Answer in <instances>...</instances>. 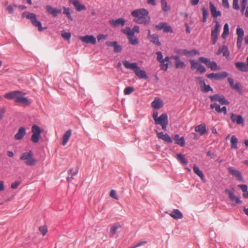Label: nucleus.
Here are the masks:
<instances>
[{"label":"nucleus","instance_id":"21","mask_svg":"<svg viewBox=\"0 0 248 248\" xmlns=\"http://www.w3.org/2000/svg\"><path fill=\"white\" fill-rule=\"evenodd\" d=\"M225 192L227 193L230 200L232 202H234L236 203L239 204L241 203V201L238 197L235 196L233 192L228 189L225 190Z\"/></svg>","mask_w":248,"mask_h":248},{"label":"nucleus","instance_id":"6","mask_svg":"<svg viewBox=\"0 0 248 248\" xmlns=\"http://www.w3.org/2000/svg\"><path fill=\"white\" fill-rule=\"evenodd\" d=\"M199 60L213 71L220 70L221 69V67L218 66L216 62L211 61L208 58L201 57L199 58Z\"/></svg>","mask_w":248,"mask_h":248},{"label":"nucleus","instance_id":"43","mask_svg":"<svg viewBox=\"0 0 248 248\" xmlns=\"http://www.w3.org/2000/svg\"><path fill=\"white\" fill-rule=\"evenodd\" d=\"M161 7L164 12H168L170 9V7L168 5L167 2L166 0H161Z\"/></svg>","mask_w":248,"mask_h":248},{"label":"nucleus","instance_id":"64","mask_svg":"<svg viewBox=\"0 0 248 248\" xmlns=\"http://www.w3.org/2000/svg\"><path fill=\"white\" fill-rule=\"evenodd\" d=\"M222 5L227 8H230V4L228 1V0H222Z\"/></svg>","mask_w":248,"mask_h":248},{"label":"nucleus","instance_id":"19","mask_svg":"<svg viewBox=\"0 0 248 248\" xmlns=\"http://www.w3.org/2000/svg\"><path fill=\"white\" fill-rule=\"evenodd\" d=\"M69 2L73 4L78 11H81L86 9L85 6L81 4L78 0H69Z\"/></svg>","mask_w":248,"mask_h":248},{"label":"nucleus","instance_id":"3","mask_svg":"<svg viewBox=\"0 0 248 248\" xmlns=\"http://www.w3.org/2000/svg\"><path fill=\"white\" fill-rule=\"evenodd\" d=\"M153 118L155 124L161 125L163 130H167L168 124V118L166 113H163L159 117H158V112L155 111L153 112Z\"/></svg>","mask_w":248,"mask_h":248},{"label":"nucleus","instance_id":"51","mask_svg":"<svg viewBox=\"0 0 248 248\" xmlns=\"http://www.w3.org/2000/svg\"><path fill=\"white\" fill-rule=\"evenodd\" d=\"M40 232L43 234V235H45L47 232V228L46 226H40L39 228Z\"/></svg>","mask_w":248,"mask_h":248},{"label":"nucleus","instance_id":"11","mask_svg":"<svg viewBox=\"0 0 248 248\" xmlns=\"http://www.w3.org/2000/svg\"><path fill=\"white\" fill-rule=\"evenodd\" d=\"M210 98L212 101L218 102L221 105H229V102L226 100L222 95L215 94L210 96Z\"/></svg>","mask_w":248,"mask_h":248},{"label":"nucleus","instance_id":"36","mask_svg":"<svg viewBox=\"0 0 248 248\" xmlns=\"http://www.w3.org/2000/svg\"><path fill=\"white\" fill-rule=\"evenodd\" d=\"M170 57L168 56H167L165 58V59H163L161 63V69L166 71L169 67V64L170 63Z\"/></svg>","mask_w":248,"mask_h":248},{"label":"nucleus","instance_id":"62","mask_svg":"<svg viewBox=\"0 0 248 248\" xmlns=\"http://www.w3.org/2000/svg\"><path fill=\"white\" fill-rule=\"evenodd\" d=\"M248 0H242L241 3L242 12H243L246 9Z\"/></svg>","mask_w":248,"mask_h":248},{"label":"nucleus","instance_id":"20","mask_svg":"<svg viewBox=\"0 0 248 248\" xmlns=\"http://www.w3.org/2000/svg\"><path fill=\"white\" fill-rule=\"evenodd\" d=\"M221 53H222L223 56L227 58H229L230 56V52L228 47L226 46L223 45L219 47L218 49L217 52V54L219 55Z\"/></svg>","mask_w":248,"mask_h":248},{"label":"nucleus","instance_id":"32","mask_svg":"<svg viewBox=\"0 0 248 248\" xmlns=\"http://www.w3.org/2000/svg\"><path fill=\"white\" fill-rule=\"evenodd\" d=\"M71 134H72V130L70 129L66 131L65 132V133L63 135L62 138V145L64 146L67 144L70 137L71 136Z\"/></svg>","mask_w":248,"mask_h":248},{"label":"nucleus","instance_id":"55","mask_svg":"<svg viewBox=\"0 0 248 248\" xmlns=\"http://www.w3.org/2000/svg\"><path fill=\"white\" fill-rule=\"evenodd\" d=\"M113 47L114 48V51L116 52H119L122 50L121 46L118 45L117 42H116V44H114Z\"/></svg>","mask_w":248,"mask_h":248},{"label":"nucleus","instance_id":"26","mask_svg":"<svg viewBox=\"0 0 248 248\" xmlns=\"http://www.w3.org/2000/svg\"><path fill=\"white\" fill-rule=\"evenodd\" d=\"M157 137L168 143H171L172 140L168 134H164L163 132H157Z\"/></svg>","mask_w":248,"mask_h":248},{"label":"nucleus","instance_id":"33","mask_svg":"<svg viewBox=\"0 0 248 248\" xmlns=\"http://www.w3.org/2000/svg\"><path fill=\"white\" fill-rule=\"evenodd\" d=\"M210 8L211 14L213 17H217L221 15L220 12L217 11L216 7L212 2L210 3Z\"/></svg>","mask_w":248,"mask_h":248},{"label":"nucleus","instance_id":"5","mask_svg":"<svg viewBox=\"0 0 248 248\" xmlns=\"http://www.w3.org/2000/svg\"><path fill=\"white\" fill-rule=\"evenodd\" d=\"M31 131L32 133L31 137V141L35 143H38L41 138L42 130L37 125L33 124Z\"/></svg>","mask_w":248,"mask_h":248},{"label":"nucleus","instance_id":"28","mask_svg":"<svg viewBox=\"0 0 248 248\" xmlns=\"http://www.w3.org/2000/svg\"><path fill=\"white\" fill-rule=\"evenodd\" d=\"M151 106L155 109H159L163 106V103L161 99L157 97L152 102Z\"/></svg>","mask_w":248,"mask_h":248},{"label":"nucleus","instance_id":"38","mask_svg":"<svg viewBox=\"0 0 248 248\" xmlns=\"http://www.w3.org/2000/svg\"><path fill=\"white\" fill-rule=\"evenodd\" d=\"M229 34V28L228 23H225L223 27V31L221 35V37L223 39H226Z\"/></svg>","mask_w":248,"mask_h":248},{"label":"nucleus","instance_id":"63","mask_svg":"<svg viewBox=\"0 0 248 248\" xmlns=\"http://www.w3.org/2000/svg\"><path fill=\"white\" fill-rule=\"evenodd\" d=\"M20 182H18V181H16L13 183L11 185V188L12 189H16L18 186L20 185Z\"/></svg>","mask_w":248,"mask_h":248},{"label":"nucleus","instance_id":"49","mask_svg":"<svg viewBox=\"0 0 248 248\" xmlns=\"http://www.w3.org/2000/svg\"><path fill=\"white\" fill-rule=\"evenodd\" d=\"M134 91V89L132 87H127L124 91L125 95H129Z\"/></svg>","mask_w":248,"mask_h":248},{"label":"nucleus","instance_id":"13","mask_svg":"<svg viewBox=\"0 0 248 248\" xmlns=\"http://www.w3.org/2000/svg\"><path fill=\"white\" fill-rule=\"evenodd\" d=\"M178 54L180 55H185L186 57H192L195 55H199L200 52L196 50H187L186 49H182L178 51Z\"/></svg>","mask_w":248,"mask_h":248},{"label":"nucleus","instance_id":"17","mask_svg":"<svg viewBox=\"0 0 248 248\" xmlns=\"http://www.w3.org/2000/svg\"><path fill=\"white\" fill-rule=\"evenodd\" d=\"M109 23L113 27H117L124 26L125 23V20L122 18H119L116 20H110Z\"/></svg>","mask_w":248,"mask_h":248},{"label":"nucleus","instance_id":"8","mask_svg":"<svg viewBox=\"0 0 248 248\" xmlns=\"http://www.w3.org/2000/svg\"><path fill=\"white\" fill-rule=\"evenodd\" d=\"M25 93L19 91V93L17 95L15 102L16 103H21L23 105H29L31 101L27 97H25Z\"/></svg>","mask_w":248,"mask_h":248},{"label":"nucleus","instance_id":"50","mask_svg":"<svg viewBox=\"0 0 248 248\" xmlns=\"http://www.w3.org/2000/svg\"><path fill=\"white\" fill-rule=\"evenodd\" d=\"M236 34L237 37H244V31L242 28L238 27L236 29Z\"/></svg>","mask_w":248,"mask_h":248},{"label":"nucleus","instance_id":"58","mask_svg":"<svg viewBox=\"0 0 248 248\" xmlns=\"http://www.w3.org/2000/svg\"><path fill=\"white\" fill-rule=\"evenodd\" d=\"M156 55H157V60L160 62V63H161L162 60H163V55H162V54L161 52H157L156 53Z\"/></svg>","mask_w":248,"mask_h":248},{"label":"nucleus","instance_id":"29","mask_svg":"<svg viewBox=\"0 0 248 248\" xmlns=\"http://www.w3.org/2000/svg\"><path fill=\"white\" fill-rule=\"evenodd\" d=\"M171 58L175 60V65L177 68H183L185 67V63L180 60L178 56H171Z\"/></svg>","mask_w":248,"mask_h":248},{"label":"nucleus","instance_id":"7","mask_svg":"<svg viewBox=\"0 0 248 248\" xmlns=\"http://www.w3.org/2000/svg\"><path fill=\"white\" fill-rule=\"evenodd\" d=\"M220 25L219 23L216 21L215 26L211 30V38L213 45H215L217 40L218 35L220 32Z\"/></svg>","mask_w":248,"mask_h":248},{"label":"nucleus","instance_id":"53","mask_svg":"<svg viewBox=\"0 0 248 248\" xmlns=\"http://www.w3.org/2000/svg\"><path fill=\"white\" fill-rule=\"evenodd\" d=\"M163 31L165 32H172V30L170 26L168 25L165 23V26H164Z\"/></svg>","mask_w":248,"mask_h":248},{"label":"nucleus","instance_id":"52","mask_svg":"<svg viewBox=\"0 0 248 248\" xmlns=\"http://www.w3.org/2000/svg\"><path fill=\"white\" fill-rule=\"evenodd\" d=\"M202 15H203L202 21L203 22H205L206 21V19H207V16L208 15V13H207V11L206 10V9L204 8H203L202 9Z\"/></svg>","mask_w":248,"mask_h":248},{"label":"nucleus","instance_id":"39","mask_svg":"<svg viewBox=\"0 0 248 248\" xmlns=\"http://www.w3.org/2000/svg\"><path fill=\"white\" fill-rule=\"evenodd\" d=\"M121 225L119 223H115L110 226V233L112 235H113L116 232L118 229L121 228Z\"/></svg>","mask_w":248,"mask_h":248},{"label":"nucleus","instance_id":"1","mask_svg":"<svg viewBox=\"0 0 248 248\" xmlns=\"http://www.w3.org/2000/svg\"><path fill=\"white\" fill-rule=\"evenodd\" d=\"M133 21L140 24L148 25L151 21L149 11L144 8L136 9L131 12Z\"/></svg>","mask_w":248,"mask_h":248},{"label":"nucleus","instance_id":"24","mask_svg":"<svg viewBox=\"0 0 248 248\" xmlns=\"http://www.w3.org/2000/svg\"><path fill=\"white\" fill-rule=\"evenodd\" d=\"M124 67L128 69L132 70L134 72L138 68V64L136 62H130L129 61H124L123 62Z\"/></svg>","mask_w":248,"mask_h":248},{"label":"nucleus","instance_id":"56","mask_svg":"<svg viewBox=\"0 0 248 248\" xmlns=\"http://www.w3.org/2000/svg\"><path fill=\"white\" fill-rule=\"evenodd\" d=\"M238 0H233L232 7L235 10H238L239 9Z\"/></svg>","mask_w":248,"mask_h":248},{"label":"nucleus","instance_id":"27","mask_svg":"<svg viewBox=\"0 0 248 248\" xmlns=\"http://www.w3.org/2000/svg\"><path fill=\"white\" fill-rule=\"evenodd\" d=\"M210 107L213 109L215 108V110L218 113L223 112L224 114H227V108L226 107H223L222 108H220V106L217 103H214L211 104Z\"/></svg>","mask_w":248,"mask_h":248},{"label":"nucleus","instance_id":"14","mask_svg":"<svg viewBox=\"0 0 248 248\" xmlns=\"http://www.w3.org/2000/svg\"><path fill=\"white\" fill-rule=\"evenodd\" d=\"M228 170L230 174L235 177L238 181L241 182L243 181V178L242 174L240 171L238 170L234 169L232 167H229L228 168Z\"/></svg>","mask_w":248,"mask_h":248},{"label":"nucleus","instance_id":"60","mask_svg":"<svg viewBox=\"0 0 248 248\" xmlns=\"http://www.w3.org/2000/svg\"><path fill=\"white\" fill-rule=\"evenodd\" d=\"M111 197H112L115 199H118V197L116 194V192L114 190H111L109 194Z\"/></svg>","mask_w":248,"mask_h":248},{"label":"nucleus","instance_id":"34","mask_svg":"<svg viewBox=\"0 0 248 248\" xmlns=\"http://www.w3.org/2000/svg\"><path fill=\"white\" fill-rule=\"evenodd\" d=\"M18 93H19L18 91H12L5 93L4 97L8 99H15L16 100Z\"/></svg>","mask_w":248,"mask_h":248},{"label":"nucleus","instance_id":"12","mask_svg":"<svg viewBox=\"0 0 248 248\" xmlns=\"http://www.w3.org/2000/svg\"><path fill=\"white\" fill-rule=\"evenodd\" d=\"M45 8L46 12L48 14L54 17L57 16L59 14L62 13V9L61 8H55L50 5H46Z\"/></svg>","mask_w":248,"mask_h":248},{"label":"nucleus","instance_id":"59","mask_svg":"<svg viewBox=\"0 0 248 248\" xmlns=\"http://www.w3.org/2000/svg\"><path fill=\"white\" fill-rule=\"evenodd\" d=\"M5 9L9 14H13L14 11V7L12 5H9V6H7V8Z\"/></svg>","mask_w":248,"mask_h":248},{"label":"nucleus","instance_id":"54","mask_svg":"<svg viewBox=\"0 0 248 248\" xmlns=\"http://www.w3.org/2000/svg\"><path fill=\"white\" fill-rule=\"evenodd\" d=\"M244 37H237V46L238 49H240L242 46V42Z\"/></svg>","mask_w":248,"mask_h":248},{"label":"nucleus","instance_id":"45","mask_svg":"<svg viewBox=\"0 0 248 248\" xmlns=\"http://www.w3.org/2000/svg\"><path fill=\"white\" fill-rule=\"evenodd\" d=\"M177 158L180 161L182 164L186 165L187 164V161L185 158L184 155L182 154H177Z\"/></svg>","mask_w":248,"mask_h":248},{"label":"nucleus","instance_id":"40","mask_svg":"<svg viewBox=\"0 0 248 248\" xmlns=\"http://www.w3.org/2000/svg\"><path fill=\"white\" fill-rule=\"evenodd\" d=\"M149 39L151 42L158 46H160L161 45V43L159 42L158 37L157 35L153 34V36H152Z\"/></svg>","mask_w":248,"mask_h":248},{"label":"nucleus","instance_id":"30","mask_svg":"<svg viewBox=\"0 0 248 248\" xmlns=\"http://www.w3.org/2000/svg\"><path fill=\"white\" fill-rule=\"evenodd\" d=\"M236 67L242 72H248V65L243 62H237L235 63Z\"/></svg>","mask_w":248,"mask_h":248},{"label":"nucleus","instance_id":"18","mask_svg":"<svg viewBox=\"0 0 248 248\" xmlns=\"http://www.w3.org/2000/svg\"><path fill=\"white\" fill-rule=\"evenodd\" d=\"M26 134V130L24 127H20L16 134L14 136V138L16 140H21Z\"/></svg>","mask_w":248,"mask_h":248},{"label":"nucleus","instance_id":"61","mask_svg":"<svg viewBox=\"0 0 248 248\" xmlns=\"http://www.w3.org/2000/svg\"><path fill=\"white\" fill-rule=\"evenodd\" d=\"M107 35L102 34H98L97 37V39L99 41L102 40H105L107 38Z\"/></svg>","mask_w":248,"mask_h":248},{"label":"nucleus","instance_id":"46","mask_svg":"<svg viewBox=\"0 0 248 248\" xmlns=\"http://www.w3.org/2000/svg\"><path fill=\"white\" fill-rule=\"evenodd\" d=\"M63 13L64 14L66 15L67 17H68V18L69 19H70L71 20H72L73 19H72V17L71 16V15L70 8L64 7H63Z\"/></svg>","mask_w":248,"mask_h":248},{"label":"nucleus","instance_id":"37","mask_svg":"<svg viewBox=\"0 0 248 248\" xmlns=\"http://www.w3.org/2000/svg\"><path fill=\"white\" fill-rule=\"evenodd\" d=\"M193 170L194 172L201 178L203 182L205 181L204 176L202 172L199 169V168L197 166L194 165Z\"/></svg>","mask_w":248,"mask_h":248},{"label":"nucleus","instance_id":"9","mask_svg":"<svg viewBox=\"0 0 248 248\" xmlns=\"http://www.w3.org/2000/svg\"><path fill=\"white\" fill-rule=\"evenodd\" d=\"M228 76V73L226 72H222L217 73H210L206 75V77L210 79L215 80H220L226 78Z\"/></svg>","mask_w":248,"mask_h":248},{"label":"nucleus","instance_id":"35","mask_svg":"<svg viewBox=\"0 0 248 248\" xmlns=\"http://www.w3.org/2000/svg\"><path fill=\"white\" fill-rule=\"evenodd\" d=\"M174 140L175 143L180 145L181 146H184L185 144V140L183 137H180L177 134L175 135L174 137Z\"/></svg>","mask_w":248,"mask_h":248},{"label":"nucleus","instance_id":"4","mask_svg":"<svg viewBox=\"0 0 248 248\" xmlns=\"http://www.w3.org/2000/svg\"><path fill=\"white\" fill-rule=\"evenodd\" d=\"M20 159L27 166H33L36 163V160L33 157V153L31 151L22 153Z\"/></svg>","mask_w":248,"mask_h":248},{"label":"nucleus","instance_id":"41","mask_svg":"<svg viewBox=\"0 0 248 248\" xmlns=\"http://www.w3.org/2000/svg\"><path fill=\"white\" fill-rule=\"evenodd\" d=\"M231 147L232 148L237 149L238 147L237 143L238 142V139L235 136H232L231 138Z\"/></svg>","mask_w":248,"mask_h":248},{"label":"nucleus","instance_id":"23","mask_svg":"<svg viewBox=\"0 0 248 248\" xmlns=\"http://www.w3.org/2000/svg\"><path fill=\"white\" fill-rule=\"evenodd\" d=\"M136 75L140 78H144L147 79L148 78V77L144 70H142L140 69V67H138V68L134 72Z\"/></svg>","mask_w":248,"mask_h":248},{"label":"nucleus","instance_id":"16","mask_svg":"<svg viewBox=\"0 0 248 248\" xmlns=\"http://www.w3.org/2000/svg\"><path fill=\"white\" fill-rule=\"evenodd\" d=\"M199 81L201 90L203 92L207 93L209 91H212V89L209 85H206L202 78L199 77L197 78Z\"/></svg>","mask_w":248,"mask_h":248},{"label":"nucleus","instance_id":"44","mask_svg":"<svg viewBox=\"0 0 248 248\" xmlns=\"http://www.w3.org/2000/svg\"><path fill=\"white\" fill-rule=\"evenodd\" d=\"M78 171L77 170H74L73 169H70L69 170L68 174H69V175L71 176V177H67V181H68V182L71 181L72 180V179H73L72 177L76 175L78 173Z\"/></svg>","mask_w":248,"mask_h":248},{"label":"nucleus","instance_id":"31","mask_svg":"<svg viewBox=\"0 0 248 248\" xmlns=\"http://www.w3.org/2000/svg\"><path fill=\"white\" fill-rule=\"evenodd\" d=\"M195 130L197 132H198L201 135L205 134L207 132L206 125L204 124H202L196 126Z\"/></svg>","mask_w":248,"mask_h":248},{"label":"nucleus","instance_id":"15","mask_svg":"<svg viewBox=\"0 0 248 248\" xmlns=\"http://www.w3.org/2000/svg\"><path fill=\"white\" fill-rule=\"evenodd\" d=\"M79 39L82 42L86 43L87 44H92L94 45L96 43V39L93 35H85L84 36H80Z\"/></svg>","mask_w":248,"mask_h":248},{"label":"nucleus","instance_id":"57","mask_svg":"<svg viewBox=\"0 0 248 248\" xmlns=\"http://www.w3.org/2000/svg\"><path fill=\"white\" fill-rule=\"evenodd\" d=\"M165 26V23L161 22L155 26V28L158 30H163L164 26Z\"/></svg>","mask_w":248,"mask_h":248},{"label":"nucleus","instance_id":"47","mask_svg":"<svg viewBox=\"0 0 248 248\" xmlns=\"http://www.w3.org/2000/svg\"><path fill=\"white\" fill-rule=\"evenodd\" d=\"M61 35L64 39L67 40H69L71 36V34L70 32H66L64 31H61Z\"/></svg>","mask_w":248,"mask_h":248},{"label":"nucleus","instance_id":"25","mask_svg":"<svg viewBox=\"0 0 248 248\" xmlns=\"http://www.w3.org/2000/svg\"><path fill=\"white\" fill-rule=\"evenodd\" d=\"M232 121L237 124H243L244 120L241 115H236L234 114H232L231 116Z\"/></svg>","mask_w":248,"mask_h":248},{"label":"nucleus","instance_id":"2","mask_svg":"<svg viewBox=\"0 0 248 248\" xmlns=\"http://www.w3.org/2000/svg\"><path fill=\"white\" fill-rule=\"evenodd\" d=\"M22 16L29 19L32 25L38 28V31H42L46 29V27H42L41 22L38 20L36 15L34 13L26 11L22 14Z\"/></svg>","mask_w":248,"mask_h":248},{"label":"nucleus","instance_id":"10","mask_svg":"<svg viewBox=\"0 0 248 248\" xmlns=\"http://www.w3.org/2000/svg\"><path fill=\"white\" fill-rule=\"evenodd\" d=\"M191 64V68L193 69H196V70L200 73H203L205 72L206 68L204 66L202 65L200 62H196L193 60H189Z\"/></svg>","mask_w":248,"mask_h":248},{"label":"nucleus","instance_id":"48","mask_svg":"<svg viewBox=\"0 0 248 248\" xmlns=\"http://www.w3.org/2000/svg\"><path fill=\"white\" fill-rule=\"evenodd\" d=\"M130 43L132 45H136L139 43L138 39L134 36L128 38Z\"/></svg>","mask_w":248,"mask_h":248},{"label":"nucleus","instance_id":"42","mask_svg":"<svg viewBox=\"0 0 248 248\" xmlns=\"http://www.w3.org/2000/svg\"><path fill=\"white\" fill-rule=\"evenodd\" d=\"M122 31L127 35V38L134 36V34L131 29L129 27H127L125 29H123Z\"/></svg>","mask_w":248,"mask_h":248},{"label":"nucleus","instance_id":"22","mask_svg":"<svg viewBox=\"0 0 248 248\" xmlns=\"http://www.w3.org/2000/svg\"><path fill=\"white\" fill-rule=\"evenodd\" d=\"M169 215L175 219H180L183 217V215L182 212L178 209H174L171 211Z\"/></svg>","mask_w":248,"mask_h":248}]
</instances>
